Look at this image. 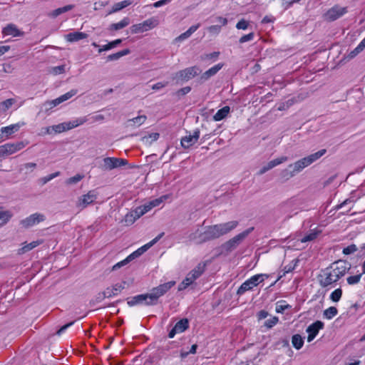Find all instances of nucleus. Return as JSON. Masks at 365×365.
<instances>
[{
    "instance_id": "nucleus-3",
    "label": "nucleus",
    "mask_w": 365,
    "mask_h": 365,
    "mask_svg": "<svg viewBox=\"0 0 365 365\" xmlns=\"http://www.w3.org/2000/svg\"><path fill=\"white\" fill-rule=\"evenodd\" d=\"M268 277L269 275L267 274H257L252 276L241 284L237 291V294L242 295L245 292L252 290Z\"/></svg>"
},
{
    "instance_id": "nucleus-33",
    "label": "nucleus",
    "mask_w": 365,
    "mask_h": 365,
    "mask_svg": "<svg viewBox=\"0 0 365 365\" xmlns=\"http://www.w3.org/2000/svg\"><path fill=\"white\" fill-rule=\"evenodd\" d=\"M130 53V51L129 48H125L122 51H120L117 53L110 54L107 56V61H116L119 59L120 58L128 55Z\"/></svg>"
},
{
    "instance_id": "nucleus-57",
    "label": "nucleus",
    "mask_w": 365,
    "mask_h": 365,
    "mask_svg": "<svg viewBox=\"0 0 365 365\" xmlns=\"http://www.w3.org/2000/svg\"><path fill=\"white\" fill-rule=\"evenodd\" d=\"M133 213L134 214L135 218L138 220L141 216L145 215V211L143 210V207L141 206L137 207L133 211Z\"/></svg>"
},
{
    "instance_id": "nucleus-1",
    "label": "nucleus",
    "mask_w": 365,
    "mask_h": 365,
    "mask_svg": "<svg viewBox=\"0 0 365 365\" xmlns=\"http://www.w3.org/2000/svg\"><path fill=\"white\" fill-rule=\"evenodd\" d=\"M326 149H322L315 153L311 154L307 157L303 158L301 160L297 161L294 165L291 164L289 168H293L292 171H289L288 169H285L282 172L283 178L288 179L289 178L294 175V173H298L303 168L309 166L312 163L320 158L322 155L326 153Z\"/></svg>"
},
{
    "instance_id": "nucleus-34",
    "label": "nucleus",
    "mask_w": 365,
    "mask_h": 365,
    "mask_svg": "<svg viewBox=\"0 0 365 365\" xmlns=\"http://www.w3.org/2000/svg\"><path fill=\"white\" fill-rule=\"evenodd\" d=\"M292 346L297 350L304 345V338L299 334H294L292 337Z\"/></svg>"
},
{
    "instance_id": "nucleus-23",
    "label": "nucleus",
    "mask_w": 365,
    "mask_h": 365,
    "mask_svg": "<svg viewBox=\"0 0 365 365\" xmlns=\"http://www.w3.org/2000/svg\"><path fill=\"white\" fill-rule=\"evenodd\" d=\"M206 263L200 262L193 269H192L187 274L192 279L195 281L198 279L205 271Z\"/></svg>"
},
{
    "instance_id": "nucleus-49",
    "label": "nucleus",
    "mask_w": 365,
    "mask_h": 365,
    "mask_svg": "<svg viewBox=\"0 0 365 365\" xmlns=\"http://www.w3.org/2000/svg\"><path fill=\"white\" fill-rule=\"evenodd\" d=\"M278 322L279 318L277 317H272L264 322V327H266L267 329H271L274 327L278 323Z\"/></svg>"
},
{
    "instance_id": "nucleus-8",
    "label": "nucleus",
    "mask_w": 365,
    "mask_h": 365,
    "mask_svg": "<svg viewBox=\"0 0 365 365\" xmlns=\"http://www.w3.org/2000/svg\"><path fill=\"white\" fill-rule=\"evenodd\" d=\"M327 268L333 274L335 275L338 280L344 277L350 269V267L347 266L346 263L341 260L334 262Z\"/></svg>"
},
{
    "instance_id": "nucleus-54",
    "label": "nucleus",
    "mask_w": 365,
    "mask_h": 365,
    "mask_svg": "<svg viewBox=\"0 0 365 365\" xmlns=\"http://www.w3.org/2000/svg\"><path fill=\"white\" fill-rule=\"evenodd\" d=\"M255 37V34L253 32H251L248 34L244 35L239 39V42L240 43H244L247 41H252Z\"/></svg>"
},
{
    "instance_id": "nucleus-47",
    "label": "nucleus",
    "mask_w": 365,
    "mask_h": 365,
    "mask_svg": "<svg viewBox=\"0 0 365 365\" xmlns=\"http://www.w3.org/2000/svg\"><path fill=\"white\" fill-rule=\"evenodd\" d=\"M296 267V263H294V264H289L286 266L284 267V269H283V274H281L277 279V280L272 284L274 285L278 280H279L282 277H283L284 276H285L286 274L287 273H289L291 272H292L294 268Z\"/></svg>"
},
{
    "instance_id": "nucleus-21",
    "label": "nucleus",
    "mask_w": 365,
    "mask_h": 365,
    "mask_svg": "<svg viewBox=\"0 0 365 365\" xmlns=\"http://www.w3.org/2000/svg\"><path fill=\"white\" fill-rule=\"evenodd\" d=\"M125 284L126 282L123 281L121 283L115 284L110 287H107L105 292L108 298L117 296L123 289H125Z\"/></svg>"
},
{
    "instance_id": "nucleus-38",
    "label": "nucleus",
    "mask_w": 365,
    "mask_h": 365,
    "mask_svg": "<svg viewBox=\"0 0 365 365\" xmlns=\"http://www.w3.org/2000/svg\"><path fill=\"white\" fill-rule=\"evenodd\" d=\"M145 115H139L128 120V125L139 126L144 123L146 120Z\"/></svg>"
},
{
    "instance_id": "nucleus-44",
    "label": "nucleus",
    "mask_w": 365,
    "mask_h": 365,
    "mask_svg": "<svg viewBox=\"0 0 365 365\" xmlns=\"http://www.w3.org/2000/svg\"><path fill=\"white\" fill-rule=\"evenodd\" d=\"M194 281L187 274L185 278L182 280V282L178 286V290L182 291L185 289L190 285L192 284Z\"/></svg>"
},
{
    "instance_id": "nucleus-50",
    "label": "nucleus",
    "mask_w": 365,
    "mask_h": 365,
    "mask_svg": "<svg viewBox=\"0 0 365 365\" xmlns=\"http://www.w3.org/2000/svg\"><path fill=\"white\" fill-rule=\"evenodd\" d=\"M83 178V175L77 174L71 178H69L66 180V182L67 185L76 184L81 181Z\"/></svg>"
},
{
    "instance_id": "nucleus-35",
    "label": "nucleus",
    "mask_w": 365,
    "mask_h": 365,
    "mask_svg": "<svg viewBox=\"0 0 365 365\" xmlns=\"http://www.w3.org/2000/svg\"><path fill=\"white\" fill-rule=\"evenodd\" d=\"M292 306L287 303L285 300H279L276 303L275 311L277 313L282 314L286 309H289Z\"/></svg>"
},
{
    "instance_id": "nucleus-52",
    "label": "nucleus",
    "mask_w": 365,
    "mask_h": 365,
    "mask_svg": "<svg viewBox=\"0 0 365 365\" xmlns=\"http://www.w3.org/2000/svg\"><path fill=\"white\" fill-rule=\"evenodd\" d=\"M167 198V196L166 195H163L158 198H156L155 200H150L149 201L150 202V205H151V207H158L159 206L165 199Z\"/></svg>"
},
{
    "instance_id": "nucleus-18",
    "label": "nucleus",
    "mask_w": 365,
    "mask_h": 365,
    "mask_svg": "<svg viewBox=\"0 0 365 365\" xmlns=\"http://www.w3.org/2000/svg\"><path fill=\"white\" fill-rule=\"evenodd\" d=\"M200 138V131L195 130L192 135H186L181 139V145L184 148H189L198 140Z\"/></svg>"
},
{
    "instance_id": "nucleus-53",
    "label": "nucleus",
    "mask_w": 365,
    "mask_h": 365,
    "mask_svg": "<svg viewBox=\"0 0 365 365\" xmlns=\"http://www.w3.org/2000/svg\"><path fill=\"white\" fill-rule=\"evenodd\" d=\"M124 220L126 225H132L137 219L135 218L133 212H131L125 215Z\"/></svg>"
},
{
    "instance_id": "nucleus-4",
    "label": "nucleus",
    "mask_w": 365,
    "mask_h": 365,
    "mask_svg": "<svg viewBox=\"0 0 365 365\" xmlns=\"http://www.w3.org/2000/svg\"><path fill=\"white\" fill-rule=\"evenodd\" d=\"M158 25V20L155 17H151L142 23L133 24L130 27L132 34H140L150 31Z\"/></svg>"
},
{
    "instance_id": "nucleus-58",
    "label": "nucleus",
    "mask_w": 365,
    "mask_h": 365,
    "mask_svg": "<svg viewBox=\"0 0 365 365\" xmlns=\"http://www.w3.org/2000/svg\"><path fill=\"white\" fill-rule=\"evenodd\" d=\"M248 27V22L245 19H241L236 24V28L237 29L245 30Z\"/></svg>"
},
{
    "instance_id": "nucleus-11",
    "label": "nucleus",
    "mask_w": 365,
    "mask_h": 365,
    "mask_svg": "<svg viewBox=\"0 0 365 365\" xmlns=\"http://www.w3.org/2000/svg\"><path fill=\"white\" fill-rule=\"evenodd\" d=\"M221 237L219 228L217 225L208 226L206 230L200 235V240L198 243L215 240Z\"/></svg>"
},
{
    "instance_id": "nucleus-36",
    "label": "nucleus",
    "mask_w": 365,
    "mask_h": 365,
    "mask_svg": "<svg viewBox=\"0 0 365 365\" xmlns=\"http://www.w3.org/2000/svg\"><path fill=\"white\" fill-rule=\"evenodd\" d=\"M132 4V1L130 0H124L118 3H115L113 7L111 12H117L120 11L121 9L130 6Z\"/></svg>"
},
{
    "instance_id": "nucleus-55",
    "label": "nucleus",
    "mask_w": 365,
    "mask_h": 365,
    "mask_svg": "<svg viewBox=\"0 0 365 365\" xmlns=\"http://www.w3.org/2000/svg\"><path fill=\"white\" fill-rule=\"evenodd\" d=\"M274 168V164L272 163V160L269 161L266 165L263 166L258 172L259 175H262L265 173L267 171L271 170L272 168Z\"/></svg>"
},
{
    "instance_id": "nucleus-28",
    "label": "nucleus",
    "mask_w": 365,
    "mask_h": 365,
    "mask_svg": "<svg viewBox=\"0 0 365 365\" xmlns=\"http://www.w3.org/2000/svg\"><path fill=\"white\" fill-rule=\"evenodd\" d=\"M230 108L227 106L219 109L217 113L213 115L215 121H220L225 118L229 114Z\"/></svg>"
},
{
    "instance_id": "nucleus-30",
    "label": "nucleus",
    "mask_w": 365,
    "mask_h": 365,
    "mask_svg": "<svg viewBox=\"0 0 365 365\" xmlns=\"http://www.w3.org/2000/svg\"><path fill=\"white\" fill-rule=\"evenodd\" d=\"M20 125L18 123L12 124L9 126L2 127L1 128V134L5 135L6 138H8L9 136L18 131Z\"/></svg>"
},
{
    "instance_id": "nucleus-63",
    "label": "nucleus",
    "mask_w": 365,
    "mask_h": 365,
    "mask_svg": "<svg viewBox=\"0 0 365 365\" xmlns=\"http://www.w3.org/2000/svg\"><path fill=\"white\" fill-rule=\"evenodd\" d=\"M168 81L158 82V83H155L154 85H153L152 88L153 90H159L162 88L165 87L166 86H168Z\"/></svg>"
},
{
    "instance_id": "nucleus-16",
    "label": "nucleus",
    "mask_w": 365,
    "mask_h": 365,
    "mask_svg": "<svg viewBox=\"0 0 365 365\" xmlns=\"http://www.w3.org/2000/svg\"><path fill=\"white\" fill-rule=\"evenodd\" d=\"M45 220V216L40 213H34L21 220V224L25 228H29Z\"/></svg>"
},
{
    "instance_id": "nucleus-64",
    "label": "nucleus",
    "mask_w": 365,
    "mask_h": 365,
    "mask_svg": "<svg viewBox=\"0 0 365 365\" xmlns=\"http://www.w3.org/2000/svg\"><path fill=\"white\" fill-rule=\"evenodd\" d=\"M287 157H285V156H282V157H280V158H276V159H274L272 160V163L274 164V167L287 161Z\"/></svg>"
},
{
    "instance_id": "nucleus-20",
    "label": "nucleus",
    "mask_w": 365,
    "mask_h": 365,
    "mask_svg": "<svg viewBox=\"0 0 365 365\" xmlns=\"http://www.w3.org/2000/svg\"><path fill=\"white\" fill-rule=\"evenodd\" d=\"M239 225L238 221L233 220L225 223L217 224L221 236L228 234L232 230H235Z\"/></svg>"
},
{
    "instance_id": "nucleus-13",
    "label": "nucleus",
    "mask_w": 365,
    "mask_h": 365,
    "mask_svg": "<svg viewBox=\"0 0 365 365\" xmlns=\"http://www.w3.org/2000/svg\"><path fill=\"white\" fill-rule=\"evenodd\" d=\"M324 324L322 321L317 320L311 324L307 328L306 331L308 333L307 341L311 342L317 336L320 329H324Z\"/></svg>"
},
{
    "instance_id": "nucleus-40",
    "label": "nucleus",
    "mask_w": 365,
    "mask_h": 365,
    "mask_svg": "<svg viewBox=\"0 0 365 365\" xmlns=\"http://www.w3.org/2000/svg\"><path fill=\"white\" fill-rule=\"evenodd\" d=\"M164 235V232H161L160 233L157 237H155L153 240H152L151 241H150L149 242H148L147 244L144 245L143 246H142L141 247H140L141 249V250L145 252V251H147L150 247H151L153 245H155L157 242H158L160 240V239H161L163 237V236Z\"/></svg>"
},
{
    "instance_id": "nucleus-19",
    "label": "nucleus",
    "mask_w": 365,
    "mask_h": 365,
    "mask_svg": "<svg viewBox=\"0 0 365 365\" xmlns=\"http://www.w3.org/2000/svg\"><path fill=\"white\" fill-rule=\"evenodd\" d=\"M3 36H11L13 37L23 36L24 32L18 29L14 24H9L2 29Z\"/></svg>"
},
{
    "instance_id": "nucleus-32",
    "label": "nucleus",
    "mask_w": 365,
    "mask_h": 365,
    "mask_svg": "<svg viewBox=\"0 0 365 365\" xmlns=\"http://www.w3.org/2000/svg\"><path fill=\"white\" fill-rule=\"evenodd\" d=\"M129 24H130L129 18L125 17L119 22L110 24V29L115 30V31L120 30V29H122L126 27L127 26H128Z\"/></svg>"
},
{
    "instance_id": "nucleus-45",
    "label": "nucleus",
    "mask_w": 365,
    "mask_h": 365,
    "mask_svg": "<svg viewBox=\"0 0 365 365\" xmlns=\"http://www.w3.org/2000/svg\"><path fill=\"white\" fill-rule=\"evenodd\" d=\"M194 281L187 274L185 278L182 280V282L178 286V290L182 291L185 289L190 285L192 284Z\"/></svg>"
},
{
    "instance_id": "nucleus-42",
    "label": "nucleus",
    "mask_w": 365,
    "mask_h": 365,
    "mask_svg": "<svg viewBox=\"0 0 365 365\" xmlns=\"http://www.w3.org/2000/svg\"><path fill=\"white\" fill-rule=\"evenodd\" d=\"M73 7H74V6L71 4V5H66L65 6H63L61 8H58L53 11L52 15L53 17H56L63 13H65V12H67V11L71 10Z\"/></svg>"
},
{
    "instance_id": "nucleus-41",
    "label": "nucleus",
    "mask_w": 365,
    "mask_h": 365,
    "mask_svg": "<svg viewBox=\"0 0 365 365\" xmlns=\"http://www.w3.org/2000/svg\"><path fill=\"white\" fill-rule=\"evenodd\" d=\"M364 48H365V43L361 40V41L359 43V45L353 51H351L349 53V57L351 58H354L360 52H361Z\"/></svg>"
},
{
    "instance_id": "nucleus-9",
    "label": "nucleus",
    "mask_w": 365,
    "mask_h": 365,
    "mask_svg": "<svg viewBox=\"0 0 365 365\" xmlns=\"http://www.w3.org/2000/svg\"><path fill=\"white\" fill-rule=\"evenodd\" d=\"M26 145L23 141L2 145L0 146V157L14 154L23 149Z\"/></svg>"
},
{
    "instance_id": "nucleus-60",
    "label": "nucleus",
    "mask_w": 365,
    "mask_h": 365,
    "mask_svg": "<svg viewBox=\"0 0 365 365\" xmlns=\"http://www.w3.org/2000/svg\"><path fill=\"white\" fill-rule=\"evenodd\" d=\"M106 298H108V297L106 294V292H99L95 299L93 300V302L98 303L104 300Z\"/></svg>"
},
{
    "instance_id": "nucleus-17",
    "label": "nucleus",
    "mask_w": 365,
    "mask_h": 365,
    "mask_svg": "<svg viewBox=\"0 0 365 365\" xmlns=\"http://www.w3.org/2000/svg\"><path fill=\"white\" fill-rule=\"evenodd\" d=\"M97 199V194L95 190H90L86 195L81 196L78 200L77 206L85 208L93 203Z\"/></svg>"
},
{
    "instance_id": "nucleus-25",
    "label": "nucleus",
    "mask_w": 365,
    "mask_h": 365,
    "mask_svg": "<svg viewBox=\"0 0 365 365\" xmlns=\"http://www.w3.org/2000/svg\"><path fill=\"white\" fill-rule=\"evenodd\" d=\"M76 94V91L71 90L68 92L61 95L58 98L51 101L50 102V104L51 105L52 107H55V106L59 105L60 103L70 99L71 97H73Z\"/></svg>"
},
{
    "instance_id": "nucleus-24",
    "label": "nucleus",
    "mask_w": 365,
    "mask_h": 365,
    "mask_svg": "<svg viewBox=\"0 0 365 365\" xmlns=\"http://www.w3.org/2000/svg\"><path fill=\"white\" fill-rule=\"evenodd\" d=\"M42 243H43V240H36V241H33V242H31L30 243L24 242V243L22 244V247L17 250V254L19 255H24V253L28 252L32 250L35 247H36L38 245H41Z\"/></svg>"
},
{
    "instance_id": "nucleus-7",
    "label": "nucleus",
    "mask_w": 365,
    "mask_h": 365,
    "mask_svg": "<svg viewBox=\"0 0 365 365\" xmlns=\"http://www.w3.org/2000/svg\"><path fill=\"white\" fill-rule=\"evenodd\" d=\"M199 67L194 66L180 70L175 74L173 78H178L180 81H187L197 76L200 73Z\"/></svg>"
},
{
    "instance_id": "nucleus-15",
    "label": "nucleus",
    "mask_w": 365,
    "mask_h": 365,
    "mask_svg": "<svg viewBox=\"0 0 365 365\" xmlns=\"http://www.w3.org/2000/svg\"><path fill=\"white\" fill-rule=\"evenodd\" d=\"M189 328V321L186 318H183L178 321L168 333L170 339L173 338L175 334L182 333Z\"/></svg>"
},
{
    "instance_id": "nucleus-51",
    "label": "nucleus",
    "mask_w": 365,
    "mask_h": 365,
    "mask_svg": "<svg viewBox=\"0 0 365 365\" xmlns=\"http://www.w3.org/2000/svg\"><path fill=\"white\" fill-rule=\"evenodd\" d=\"M60 175V172L59 171H57V172H55L53 173H51L50 175H48L43 178H42L41 179V182H42V184H46L48 182H49L50 180H53V178L58 177Z\"/></svg>"
},
{
    "instance_id": "nucleus-14",
    "label": "nucleus",
    "mask_w": 365,
    "mask_h": 365,
    "mask_svg": "<svg viewBox=\"0 0 365 365\" xmlns=\"http://www.w3.org/2000/svg\"><path fill=\"white\" fill-rule=\"evenodd\" d=\"M150 297L148 294H141L135 295L131 298L127 299V304L129 307H134L138 304H144L146 306H153L149 303Z\"/></svg>"
},
{
    "instance_id": "nucleus-26",
    "label": "nucleus",
    "mask_w": 365,
    "mask_h": 365,
    "mask_svg": "<svg viewBox=\"0 0 365 365\" xmlns=\"http://www.w3.org/2000/svg\"><path fill=\"white\" fill-rule=\"evenodd\" d=\"M87 36L88 35L86 33L75 31L68 34L66 36V39L69 42H76L86 38Z\"/></svg>"
},
{
    "instance_id": "nucleus-5",
    "label": "nucleus",
    "mask_w": 365,
    "mask_h": 365,
    "mask_svg": "<svg viewBox=\"0 0 365 365\" xmlns=\"http://www.w3.org/2000/svg\"><path fill=\"white\" fill-rule=\"evenodd\" d=\"M253 230L254 227H251L229 240L224 245L225 250L231 251L235 249Z\"/></svg>"
},
{
    "instance_id": "nucleus-46",
    "label": "nucleus",
    "mask_w": 365,
    "mask_h": 365,
    "mask_svg": "<svg viewBox=\"0 0 365 365\" xmlns=\"http://www.w3.org/2000/svg\"><path fill=\"white\" fill-rule=\"evenodd\" d=\"M362 275L363 274L361 273H360V274H358L356 275L348 277L346 278L347 284L349 285L357 284L360 282Z\"/></svg>"
},
{
    "instance_id": "nucleus-48",
    "label": "nucleus",
    "mask_w": 365,
    "mask_h": 365,
    "mask_svg": "<svg viewBox=\"0 0 365 365\" xmlns=\"http://www.w3.org/2000/svg\"><path fill=\"white\" fill-rule=\"evenodd\" d=\"M357 250H358V248H357L356 245L354 244H351V245L344 247L342 250V253L344 255H349L354 253Z\"/></svg>"
},
{
    "instance_id": "nucleus-2",
    "label": "nucleus",
    "mask_w": 365,
    "mask_h": 365,
    "mask_svg": "<svg viewBox=\"0 0 365 365\" xmlns=\"http://www.w3.org/2000/svg\"><path fill=\"white\" fill-rule=\"evenodd\" d=\"M175 284V281H170L153 288L151 292L148 293L150 297L148 304L153 306L156 305L158 303L159 298L165 294Z\"/></svg>"
},
{
    "instance_id": "nucleus-43",
    "label": "nucleus",
    "mask_w": 365,
    "mask_h": 365,
    "mask_svg": "<svg viewBox=\"0 0 365 365\" xmlns=\"http://www.w3.org/2000/svg\"><path fill=\"white\" fill-rule=\"evenodd\" d=\"M342 296V290L341 288L334 289L330 294V299L334 302H338Z\"/></svg>"
},
{
    "instance_id": "nucleus-59",
    "label": "nucleus",
    "mask_w": 365,
    "mask_h": 365,
    "mask_svg": "<svg viewBox=\"0 0 365 365\" xmlns=\"http://www.w3.org/2000/svg\"><path fill=\"white\" fill-rule=\"evenodd\" d=\"M130 259H128V256L123 260L116 263L115 265H113V270H115L124 265H125L127 263H128L129 262H130Z\"/></svg>"
},
{
    "instance_id": "nucleus-27",
    "label": "nucleus",
    "mask_w": 365,
    "mask_h": 365,
    "mask_svg": "<svg viewBox=\"0 0 365 365\" xmlns=\"http://www.w3.org/2000/svg\"><path fill=\"white\" fill-rule=\"evenodd\" d=\"M322 233V230L315 227L314 229L311 230L309 233L306 234L300 241L302 242H307L314 240L320 234Z\"/></svg>"
},
{
    "instance_id": "nucleus-29",
    "label": "nucleus",
    "mask_w": 365,
    "mask_h": 365,
    "mask_svg": "<svg viewBox=\"0 0 365 365\" xmlns=\"http://www.w3.org/2000/svg\"><path fill=\"white\" fill-rule=\"evenodd\" d=\"M13 214L9 210H4L2 207H0V227L6 225L12 217Z\"/></svg>"
},
{
    "instance_id": "nucleus-31",
    "label": "nucleus",
    "mask_w": 365,
    "mask_h": 365,
    "mask_svg": "<svg viewBox=\"0 0 365 365\" xmlns=\"http://www.w3.org/2000/svg\"><path fill=\"white\" fill-rule=\"evenodd\" d=\"M78 125L79 123L75 122L63 123L56 125L54 129L56 132L61 133L66 130L72 129Z\"/></svg>"
},
{
    "instance_id": "nucleus-10",
    "label": "nucleus",
    "mask_w": 365,
    "mask_h": 365,
    "mask_svg": "<svg viewBox=\"0 0 365 365\" xmlns=\"http://www.w3.org/2000/svg\"><path fill=\"white\" fill-rule=\"evenodd\" d=\"M338 281L335 275L327 267L322 270V274L319 276V284L322 287H331Z\"/></svg>"
},
{
    "instance_id": "nucleus-6",
    "label": "nucleus",
    "mask_w": 365,
    "mask_h": 365,
    "mask_svg": "<svg viewBox=\"0 0 365 365\" xmlns=\"http://www.w3.org/2000/svg\"><path fill=\"white\" fill-rule=\"evenodd\" d=\"M128 161L124 158L114 157H106L103 159L102 169L103 170H111L115 168L127 165Z\"/></svg>"
},
{
    "instance_id": "nucleus-37",
    "label": "nucleus",
    "mask_w": 365,
    "mask_h": 365,
    "mask_svg": "<svg viewBox=\"0 0 365 365\" xmlns=\"http://www.w3.org/2000/svg\"><path fill=\"white\" fill-rule=\"evenodd\" d=\"M338 314V310L335 307H330L324 311V317L327 319H331Z\"/></svg>"
},
{
    "instance_id": "nucleus-61",
    "label": "nucleus",
    "mask_w": 365,
    "mask_h": 365,
    "mask_svg": "<svg viewBox=\"0 0 365 365\" xmlns=\"http://www.w3.org/2000/svg\"><path fill=\"white\" fill-rule=\"evenodd\" d=\"M207 30L210 33H212V34H219L220 32V30H221V26H219V25H212V26H210L207 28Z\"/></svg>"
},
{
    "instance_id": "nucleus-12",
    "label": "nucleus",
    "mask_w": 365,
    "mask_h": 365,
    "mask_svg": "<svg viewBox=\"0 0 365 365\" xmlns=\"http://www.w3.org/2000/svg\"><path fill=\"white\" fill-rule=\"evenodd\" d=\"M347 12L346 7H341L339 5H335L329 9L324 15V19L329 21H334Z\"/></svg>"
},
{
    "instance_id": "nucleus-39",
    "label": "nucleus",
    "mask_w": 365,
    "mask_h": 365,
    "mask_svg": "<svg viewBox=\"0 0 365 365\" xmlns=\"http://www.w3.org/2000/svg\"><path fill=\"white\" fill-rule=\"evenodd\" d=\"M122 42V40L118 38L115 39L111 42H109L108 43L103 46L101 48L98 49V53H101L104 51L110 50L114 47H115L117 45L120 44Z\"/></svg>"
},
{
    "instance_id": "nucleus-56",
    "label": "nucleus",
    "mask_w": 365,
    "mask_h": 365,
    "mask_svg": "<svg viewBox=\"0 0 365 365\" xmlns=\"http://www.w3.org/2000/svg\"><path fill=\"white\" fill-rule=\"evenodd\" d=\"M75 323V321H73V322H71L69 323H67L66 324H64L63 326H62L57 331H56V334L58 335V336H61V334H63L68 328L71 327L73 324Z\"/></svg>"
},
{
    "instance_id": "nucleus-22",
    "label": "nucleus",
    "mask_w": 365,
    "mask_h": 365,
    "mask_svg": "<svg viewBox=\"0 0 365 365\" xmlns=\"http://www.w3.org/2000/svg\"><path fill=\"white\" fill-rule=\"evenodd\" d=\"M224 63H219L204 72L200 77L202 81H207L210 78L215 76L222 67Z\"/></svg>"
},
{
    "instance_id": "nucleus-62",
    "label": "nucleus",
    "mask_w": 365,
    "mask_h": 365,
    "mask_svg": "<svg viewBox=\"0 0 365 365\" xmlns=\"http://www.w3.org/2000/svg\"><path fill=\"white\" fill-rule=\"evenodd\" d=\"M144 252L141 250L140 248H138L137 250L134 251L133 253L128 255V259H130V260L134 259L136 257H140L141 255H143Z\"/></svg>"
}]
</instances>
